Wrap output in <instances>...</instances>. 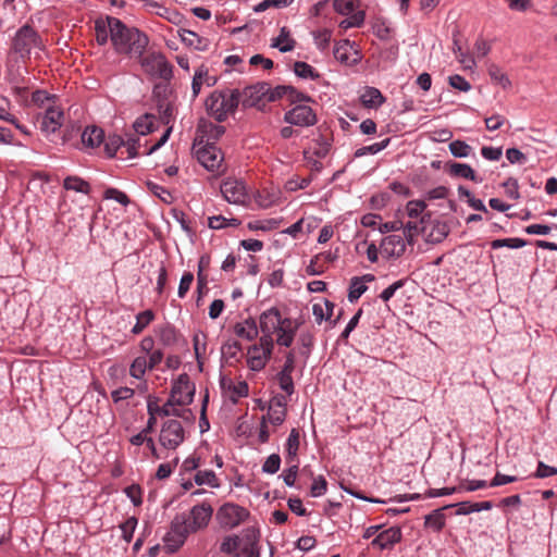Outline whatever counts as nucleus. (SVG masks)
<instances>
[{
  "mask_svg": "<svg viewBox=\"0 0 557 557\" xmlns=\"http://www.w3.org/2000/svg\"><path fill=\"white\" fill-rule=\"evenodd\" d=\"M213 508L208 503L194 506L188 513L183 512L174 517L170 531L164 536V544L169 552H176L186 541L187 536L205 529L211 520Z\"/></svg>",
  "mask_w": 557,
  "mask_h": 557,
  "instance_id": "nucleus-1",
  "label": "nucleus"
},
{
  "mask_svg": "<svg viewBox=\"0 0 557 557\" xmlns=\"http://www.w3.org/2000/svg\"><path fill=\"white\" fill-rule=\"evenodd\" d=\"M112 45L117 53L141 57L148 46V37L137 28L127 27L121 20L112 17Z\"/></svg>",
  "mask_w": 557,
  "mask_h": 557,
  "instance_id": "nucleus-2",
  "label": "nucleus"
},
{
  "mask_svg": "<svg viewBox=\"0 0 557 557\" xmlns=\"http://www.w3.org/2000/svg\"><path fill=\"white\" fill-rule=\"evenodd\" d=\"M205 106L210 116L218 122H224L239 106V89H216L208 96Z\"/></svg>",
  "mask_w": 557,
  "mask_h": 557,
  "instance_id": "nucleus-3",
  "label": "nucleus"
},
{
  "mask_svg": "<svg viewBox=\"0 0 557 557\" xmlns=\"http://www.w3.org/2000/svg\"><path fill=\"white\" fill-rule=\"evenodd\" d=\"M11 49L18 54L22 60L28 59L33 52L42 51L44 44L38 33L29 25H24L17 29L13 39Z\"/></svg>",
  "mask_w": 557,
  "mask_h": 557,
  "instance_id": "nucleus-4",
  "label": "nucleus"
},
{
  "mask_svg": "<svg viewBox=\"0 0 557 557\" xmlns=\"http://www.w3.org/2000/svg\"><path fill=\"white\" fill-rule=\"evenodd\" d=\"M274 339H269L268 336H260L259 342L252 344L247 349V366L251 371L259 372L271 359Z\"/></svg>",
  "mask_w": 557,
  "mask_h": 557,
  "instance_id": "nucleus-5",
  "label": "nucleus"
},
{
  "mask_svg": "<svg viewBox=\"0 0 557 557\" xmlns=\"http://www.w3.org/2000/svg\"><path fill=\"white\" fill-rule=\"evenodd\" d=\"M140 65L146 74L154 78L170 81L173 76V66L161 52H150L139 57Z\"/></svg>",
  "mask_w": 557,
  "mask_h": 557,
  "instance_id": "nucleus-6",
  "label": "nucleus"
},
{
  "mask_svg": "<svg viewBox=\"0 0 557 557\" xmlns=\"http://www.w3.org/2000/svg\"><path fill=\"white\" fill-rule=\"evenodd\" d=\"M195 154L198 162L208 171L213 173L224 171V156L221 149L214 144L207 143L201 145V143H199L195 146Z\"/></svg>",
  "mask_w": 557,
  "mask_h": 557,
  "instance_id": "nucleus-7",
  "label": "nucleus"
},
{
  "mask_svg": "<svg viewBox=\"0 0 557 557\" xmlns=\"http://www.w3.org/2000/svg\"><path fill=\"white\" fill-rule=\"evenodd\" d=\"M185 440V430L175 419H169L161 425L159 434L160 445L168 450H175Z\"/></svg>",
  "mask_w": 557,
  "mask_h": 557,
  "instance_id": "nucleus-8",
  "label": "nucleus"
},
{
  "mask_svg": "<svg viewBox=\"0 0 557 557\" xmlns=\"http://www.w3.org/2000/svg\"><path fill=\"white\" fill-rule=\"evenodd\" d=\"M249 516V511L236 504H224L216 513V519L222 528L234 529L243 523Z\"/></svg>",
  "mask_w": 557,
  "mask_h": 557,
  "instance_id": "nucleus-9",
  "label": "nucleus"
},
{
  "mask_svg": "<svg viewBox=\"0 0 557 557\" xmlns=\"http://www.w3.org/2000/svg\"><path fill=\"white\" fill-rule=\"evenodd\" d=\"M195 394V385L190 382L186 373L180 374L173 382L171 389V401H175L178 406L189 405Z\"/></svg>",
  "mask_w": 557,
  "mask_h": 557,
  "instance_id": "nucleus-10",
  "label": "nucleus"
},
{
  "mask_svg": "<svg viewBox=\"0 0 557 557\" xmlns=\"http://www.w3.org/2000/svg\"><path fill=\"white\" fill-rule=\"evenodd\" d=\"M221 193L228 203L245 205L249 200L246 185L240 180L227 178L221 185Z\"/></svg>",
  "mask_w": 557,
  "mask_h": 557,
  "instance_id": "nucleus-11",
  "label": "nucleus"
},
{
  "mask_svg": "<svg viewBox=\"0 0 557 557\" xmlns=\"http://www.w3.org/2000/svg\"><path fill=\"white\" fill-rule=\"evenodd\" d=\"M284 121L290 125L309 127L317 123V115L308 104H297L285 112Z\"/></svg>",
  "mask_w": 557,
  "mask_h": 557,
  "instance_id": "nucleus-12",
  "label": "nucleus"
},
{
  "mask_svg": "<svg viewBox=\"0 0 557 557\" xmlns=\"http://www.w3.org/2000/svg\"><path fill=\"white\" fill-rule=\"evenodd\" d=\"M270 91V86L267 83H258L256 85L247 86L239 90V104L243 108L258 107Z\"/></svg>",
  "mask_w": 557,
  "mask_h": 557,
  "instance_id": "nucleus-13",
  "label": "nucleus"
},
{
  "mask_svg": "<svg viewBox=\"0 0 557 557\" xmlns=\"http://www.w3.org/2000/svg\"><path fill=\"white\" fill-rule=\"evenodd\" d=\"M64 122V113L60 107H48L41 117L40 129L47 136L54 134Z\"/></svg>",
  "mask_w": 557,
  "mask_h": 557,
  "instance_id": "nucleus-14",
  "label": "nucleus"
},
{
  "mask_svg": "<svg viewBox=\"0 0 557 557\" xmlns=\"http://www.w3.org/2000/svg\"><path fill=\"white\" fill-rule=\"evenodd\" d=\"M334 58L342 64L352 66L360 62L361 54L348 39L341 40L334 46Z\"/></svg>",
  "mask_w": 557,
  "mask_h": 557,
  "instance_id": "nucleus-15",
  "label": "nucleus"
},
{
  "mask_svg": "<svg viewBox=\"0 0 557 557\" xmlns=\"http://www.w3.org/2000/svg\"><path fill=\"white\" fill-rule=\"evenodd\" d=\"M283 320L284 318L276 307H271L263 311L259 317L261 336H268L269 339H273V334L282 325Z\"/></svg>",
  "mask_w": 557,
  "mask_h": 557,
  "instance_id": "nucleus-16",
  "label": "nucleus"
},
{
  "mask_svg": "<svg viewBox=\"0 0 557 557\" xmlns=\"http://www.w3.org/2000/svg\"><path fill=\"white\" fill-rule=\"evenodd\" d=\"M406 250V243L403 235L391 234L382 239L380 251L385 258H399Z\"/></svg>",
  "mask_w": 557,
  "mask_h": 557,
  "instance_id": "nucleus-17",
  "label": "nucleus"
},
{
  "mask_svg": "<svg viewBox=\"0 0 557 557\" xmlns=\"http://www.w3.org/2000/svg\"><path fill=\"white\" fill-rule=\"evenodd\" d=\"M286 406L287 398L283 395L274 396L270 400L268 419L271 424L281 425L285 421L287 413Z\"/></svg>",
  "mask_w": 557,
  "mask_h": 557,
  "instance_id": "nucleus-18",
  "label": "nucleus"
},
{
  "mask_svg": "<svg viewBox=\"0 0 557 557\" xmlns=\"http://www.w3.org/2000/svg\"><path fill=\"white\" fill-rule=\"evenodd\" d=\"M215 76L209 74V69L206 65H200L195 70L191 82L193 99L197 98L201 91L202 86L212 87L216 84Z\"/></svg>",
  "mask_w": 557,
  "mask_h": 557,
  "instance_id": "nucleus-19",
  "label": "nucleus"
},
{
  "mask_svg": "<svg viewBox=\"0 0 557 557\" xmlns=\"http://www.w3.org/2000/svg\"><path fill=\"white\" fill-rule=\"evenodd\" d=\"M401 540V530L397 527H392L379 533L371 542L373 547L380 549L392 548L395 544Z\"/></svg>",
  "mask_w": 557,
  "mask_h": 557,
  "instance_id": "nucleus-20",
  "label": "nucleus"
},
{
  "mask_svg": "<svg viewBox=\"0 0 557 557\" xmlns=\"http://www.w3.org/2000/svg\"><path fill=\"white\" fill-rule=\"evenodd\" d=\"M298 329V323L290 318H284L282 325L277 327L276 333V344L284 347H289L295 338L296 332Z\"/></svg>",
  "mask_w": 557,
  "mask_h": 557,
  "instance_id": "nucleus-21",
  "label": "nucleus"
},
{
  "mask_svg": "<svg viewBox=\"0 0 557 557\" xmlns=\"http://www.w3.org/2000/svg\"><path fill=\"white\" fill-rule=\"evenodd\" d=\"M146 7L156 15L165 18L174 25H178L183 21V15L177 10L166 8L158 0H147Z\"/></svg>",
  "mask_w": 557,
  "mask_h": 557,
  "instance_id": "nucleus-22",
  "label": "nucleus"
},
{
  "mask_svg": "<svg viewBox=\"0 0 557 557\" xmlns=\"http://www.w3.org/2000/svg\"><path fill=\"white\" fill-rule=\"evenodd\" d=\"M373 274H364L362 276H354L350 280L348 300L349 302H356L368 289L366 283L374 281Z\"/></svg>",
  "mask_w": 557,
  "mask_h": 557,
  "instance_id": "nucleus-23",
  "label": "nucleus"
},
{
  "mask_svg": "<svg viewBox=\"0 0 557 557\" xmlns=\"http://www.w3.org/2000/svg\"><path fill=\"white\" fill-rule=\"evenodd\" d=\"M455 505H446L442 508L435 509L429 515L424 517V525L433 530L434 532H440L445 527L446 517L444 515V510L454 507Z\"/></svg>",
  "mask_w": 557,
  "mask_h": 557,
  "instance_id": "nucleus-24",
  "label": "nucleus"
},
{
  "mask_svg": "<svg viewBox=\"0 0 557 557\" xmlns=\"http://www.w3.org/2000/svg\"><path fill=\"white\" fill-rule=\"evenodd\" d=\"M104 140V132L97 126H87L82 134V144L86 148L99 147Z\"/></svg>",
  "mask_w": 557,
  "mask_h": 557,
  "instance_id": "nucleus-25",
  "label": "nucleus"
},
{
  "mask_svg": "<svg viewBox=\"0 0 557 557\" xmlns=\"http://www.w3.org/2000/svg\"><path fill=\"white\" fill-rule=\"evenodd\" d=\"M113 16H107L106 18H99L95 22L96 40L99 45H106L108 40H112L111 21Z\"/></svg>",
  "mask_w": 557,
  "mask_h": 557,
  "instance_id": "nucleus-26",
  "label": "nucleus"
},
{
  "mask_svg": "<svg viewBox=\"0 0 557 557\" xmlns=\"http://www.w3.org/2000/svg\"><path fill=\"white\" fill-rule=\"evenodd\" d=\"M234 333L240 338L252 341L258 336L259 330L256 321L249 318L236 323L234 326Z\"/></svg>",
  "mask_w": 557,
  "mask_h": 557,
  "instance_id": "nucleus-27",
  "label": "nucleus"
},
{
  "mask_svg": "<svg viewBox=\"0 0 557 557\" xmlns=\"http://www.w3.org/2000/svg\"><path fill=\"white\" fill-rule=\"evenodd\" d=\"M181 40L188 47H193L197 50L205 51L209 46V41L206 38L200 37L195 32L188 29H182L180 32Z\"/></svg>",
  "mask_w": 557,
  "mask_h": 557,
  "instance_id": "nucleus-28",
  "label": "nucleus"
},
{
  "mask_svg": "<svg viewBox=\"0 0 557 557\" xmlns=\"http://www.w3.org/2000/svg\"><path fill=\"white\" fill-rule=\"evenodd\" d=\"M449 174L456 177L466 178L475 183H481L474 170L467 163H451L449 164Z\"/></svg>",
  "mask_w": 557,
  "mask_h": 557,
  "instance_id": "nucleus-29",
  "label": "nucleus"
},
{
  "mask_svg": "<svg viewBox=\"0 0 557 557\" xmlns=\"http://www.w3.org/2000/svg\"><path fill=\"white\" fill-rule=\"evenodd\" d=\"M296 46V41L290 38L289 30L286 27H282L277 37L272 39L271 47L277 48L281 52H289Z\"/></svg>",
  "mask_w": 557,
  "mask_h": 557,
  "instance_id": "nucleus-30",
  "label": "nucleus"
},
{
  "mask_svg": "<svg viewBox=\"0 0 557 557\" xmlns=\"http://www.w3.org/2000/svg\"><path fill=\"white\" fill-rule=\"evenodd\" d=\"M360 100L367 108H377L384 102L382 92L375 87H367L361 94Z\"/></svg>",
  "mask_w": 557,
  "mask_h": 557,
  "instance_id": "nucleus-31",
  "label": "nucleus"
},
{
  "mask_svg": "<svg viewBox=\"0 0 557 557\" xmlns=\"http://www.w3.org/2000/svg\"><path fill=\"white\" fill-rule=\"evenodd\" d=\"M63 187L66 190H73L84 195H88L91 190L90 184L79 176H67L63 181Z\"/></svg>",
  "mask_w": 557,
  "mask_h": 557,
  "instance_id": "nucleus-32",
  "label": "nucleus"
},
{
  "mask_svg": "<svg viewBox=\"0 0 557 557\" xmlns=\"http://www.w3.org/2000/svg\"><path fill=\"white\" fill-rule=\"evenodd\" d=\"M156 117L152 114H144L136 119L133 124L138 135L145 136L154 129Z\"/></svg>",
  "mask_w": 557,
  "mask_h": 557,
  "instance_id": "nucleus-33",
  "label": "nucleus"
},
{
  "mask_svg": "<svg viewBox=\"0 0 557 557\" xmlns=\"http://www.w3.org/2000/svg\"><path fill=\"white\" fill-rule=\"evenodd\" d=\"M487 72L493 84L499 85L503 89H509L511 87V81L498 65L491 64Z\"/></svg>",
  "mask_w": 557,
  "mask_h": 557,
  "instance_id": "nucleus-34",
  "label": "nucleus"
},
{
  "mask_svg": "<svg viewBox=\"0 0 557 557\" xmlns=\"http://www.w3.org/2000/svg\"><path fill=\"white\" fill-rule=\"evenodd\" d=\"M285 446L287 462H295L299 449V432L297 429H292Z\"/></svg>",
  "mask_w": 557,
  "mask_h": 557,
  "instance_id": "nucleus-35",
  "label": "nucleus"
},
{
  "mask_svg": "<svg viewBox=\"0 0 557 557\" xmlns=\"http://www.w3.org/2000/svg\"><path fill=\"white\" fill-rule=\"evenodd\" d=\"M147 370H149L147 356H138L129 366V375L136 380H143Z\"/></svg>",
  "mask_w": 557,
  "mask_h": 557,
  "instance_id": "nucleus-36",
  "label": "nucleus"
},
{
  "mask_svg": "<svg viewBox=\"0 0 557 557\" xmlns=\"http://www.w3.org/2000/svg\"><path fill=\"white\" fill-rule=\"evenodd\" d=\"M295 74L302 79L315 81L320 77L319 73L310 64L297 61L294 64Z\"/></svg>",
  "mask_w": 557,
  "mask_h": 557,
  "instance_id": "nucleus-37",
  "label": "nucleus"
},
{
  "mask_svg": "<svg viewBox=\"0 0 557 557\" xmlns=\"http://www.w3.org/2000/svg\"><path fill=\"white\" fill-rule=\"evenodd\" d=\"M334 305L327 300L323 304H314L312 306V314L318 323L329 320L332 315Z\"/></svg>",
  "mask_w": 557,
  "mask_h": 557,
  "instance_id": "nucleus-38",
  "label": "nucleus"
},
{
  "mask_svg": "<svg viewBox=\"0 0 557 557\" xmlns=\"http://www.w3.org/2000/svg\"><path fill=\"white\" fill-rule=\"evenodd\" d=\"M332 35H333V33L329 28L313 30L312 32V37H313V41H314L315 47L320 51H325L329 48V46H330V42H331V39H332Z\"/></svg>",
  "mask_w": 557,
  "mask_h": 557,
  "instance_id": "nucleus-39",
  "label": "nucleus"
},
{
  "mask_svg": "<svg viewBox=\"0 0 557 557\" xmlns=\"http://www.w3.org/2000/svg\"><path fill=\"white\" fill-rule=\"evenodd\" d=\"M195 483L197 485H208L210 487H219L220 483L212 470H201L195 474Z\"/></svg>",
  "mask_w": 557,
  "mask_h": 557,
  "instance_id": "nucleus-40",
  "label": "nucleus"
},
{
  "mask_svg": "<svg viewBox=\"0 0 557 557\" xmlns=\"http://www.w3.org/2000/svg\"><path fill=\"white\" fill-rule=\"evenodd\" d=\"M103 143L107 156L113 158L117 150L124 146V137L116 134L109 135L107 138H104Z\"/></svg>",
  "mask_w": 557,
  "mask_h": 557,
  "instance_id": "nucleus-41",
  "label": "nucleus"
},
{
  "mask_svg": "<svg viewBox=\"0 0 557 557\" xmlns=\"http://www.w3.org/2000/svg\"><path fill=\"white\" fill-rule=\"evenodd\" d=\"M240 222L237 219H226L223 215H214L208 219V226L212 230H222L228 226L237 227Z\"/></svg>",
  "mask_w": 557,
  "mask_h": 557,
  "instance_id": "nucleus-42",
  "label": "nucleus"
},
{
  "mask_svg": "<svg viewBox=\"0 0 557 557\" xmlns=\"http://www.w3.org/2000/svg\"><path fill=\"white\" fill-rule=\"evenodd\" d=\"M154 319V314L151 310H145L136 315V323L132 329L133 334L141 333Z\"/></svg>",
  "mask_w": 557,
  "mask_h": 557,
  "instance_id": "nucleus-43",
  "label": "nucleus"
},
{
  "mask_svg": "<svg viewBox=\"0 0 557 557\" xmlns=\"http://www.w3.org/2000/svg\"><path fill=\"white\" fill-rule=\"evenodd\" d=\"M453 51L456 55V59L458 62L462 65L465 70H473L475 67V61L473 57H471L469 53L462 51L461 47L458 45V42L454 41V48Z\"/></svg>",
  "mask_w": 557,
  "mask_h": 557,
  "instance_id": "nucleus-44",
  "label": "nucleus"
},
{
  "mask_svg": "<svg viewBox=\"0 0 557 557\" xmlns=\"http://www.w3.org/2000/svg\"><path fill=\"white\" fill-rule=\"evenodd\" d=\"M448 148L455 158H467L472 153V147L459 139L451 141Z\"/></svg>",
  "mask_w": 557,
  "mask_h": 557,
  "instance_id": "nucleus-45",
  "label": "nucleus"
},
{
  "mask_svg": "<svg viewBox=\"0 0 557 557\" xmlns=\"http://www.w3.org/2000/svg\"><path fill=\"white\" fill-rule=\"evenodd\" d=\"M207 336L205 333L198 331L193 336V346L195 356L199 364H201V357L206 354Z\"/></svg>",
  "mask_w": 557,
  "mask_h": 557,
  "instance_id": "nucleus-46",
  "label": "nucleus"
},
{
  "mask_svg": "<svg viewBox=\"0 0 557 557\" xmlns=\"http://www.w3.org/2000/svg\"><path fill=\"white\" fill-rule=\"evenodd\" d=\"M296 90L292 86H276L274 89L270 88L269 94L267 95L268 101H275L283 97L293 98Z\"/></svg>",
  "mask_w": 557,
  "mask_h": 557,
  "instance_id": "nucleus-47",
  "label": "nucleus"
},
{
  "mask_svg": "<svg viewBox=\"0 0 557 557\" xmlns=\"http://www.w3.org/2000/svg\"><path fill=\"white\" fill-rule=\"evenodd\" d=\"M388 144H389V138H385L384 140H382L380 143H374L372 145L364 146V147L357 149L355 152V156L363 157L366 154H375V153L382 151L383 149H385L388 146Z\"/></svg>",
  "mask_w": 557,
  "mask_h": 557,
  "instance_id": "nucleus-48",
  "label": "nucleus"
},
{
  "mask_svg": "<svg viewBox=\"0 0 557 557\" xmlns=\"http://www.w3.org/2000/svg\"><path fill=\"white\" fill-rule=\"evenodd\" d=\"M281 221L276 219H268L263 221H253L248 223V228L251 231H273L278 227Z\"/></svg>",
  "mask_w": 557,
  "mask_h": 557,
  "instance_id": "nucleus-49",
  "label": "nucleus"
},
{
  "mask_svg": "<svg viewBox=\"0 0 557 557\" xmlns=\"http://www.w3.org/2000/svg\"><path fill=\"white\" fill-rule=\"evenodd\" d=\"M492 248L498 249L502 247H508L511 249H519L525 246V242L521 238H504V239H495L492 242Z\"/></svg>",
  "mask_w": 557,
  "mask_h": 557,
  "instance_id": "nucleus-50",
  "label": "nucleus"
},
{
  "mask_svg": "<svg viewBox=\"0 0 557 557\" xmlns=\"http://www.w3.org/2000/svg\"><path fill=\"white\" fill-rule=\"evenodd\" d=\"M281 457L277 454H271L262 465V472L274 474L280 470Z\"/></svg>",
  "mask_w": 557,
  "mask_h": 557,
  "instance_id": "nucleus-51",
  "label": "nucleus"
},
{
  "mask_svg": "<svg viewBox=\"0 0 557 557\" xmlns=\"http://www.w3.org/2000/svg\"><path fill=\"white\" fill-rule=\"evenodd\" d=\"M104 199L115 200L122 206H127L129 203V198L127 195L116 188L110 187L104 190L103 194Z\"/></svg>",
  "mask_w": 557,
  "mask_h": 557,
  "instance_id": "nucleus-52",
  "label": "nucleus"
},
{
  "mask_svg": "<svg viewBox=\"0 0 557 557\" xmlns=\"http://www.w3.org/2000/svg\"><path fill=\"white\" fill-rule=\"evenodd\" d=\"M292 374L293 373H286L281 371L277 373L278 385L281 389L284 391L288 396H290L295 391Z\"/></svg>",
  "mask_w": 557,
  "mask_h": 557,
  "instance_id": "nucleus-53",
  "label": "nucleus"
},
{
  "mask_svg": "<svg viewBox=\"0 0 557 557\" xmlns=\"http://www.w3.org/2000/svg\"><path fill=\"white\" fill-rule=\"evenodd\" d=\"M364 22V12L358 11L356 13H351V15L342 21L339 26L344 29L351 28V27H360Z\"/></svg>",
  "mask_w": 557,
  "mask_h": 557,
  "instance_id": "nucleus-54",
  "label": "nucleus"
},
{
  "mask_svg": "<svg viewBox=\"0 0 557 557\" xmlns=\"http://www.w3.org/2000/svg\"><path fill=\"white\" fill-rule=\"evenodd\" d=\"M327 482L323 475H319L313 479L310 487V494L312 497H320L326 493Z\"/></svg>",
  "mask_w": 557,
  "mask_h": 557,
  "instance_id": "nucleus-55",
  "label": "nucleus"
},
{
  "mask_svg": "<svg viewBox=\"0 0 557 557\" xmlns=\"http://www.w3.org/2000/svg\"><path fill=\"white\" fill-rule=\"evenodd\" d=\"M136 525L137 519L135 517H129L125 522L121 524L122 537L126 542L132 541Z\"/></svg>",
  "mask_w": 557,
  "mask_h": 557,
  "instance_id": "nucleus-56",
  "label": "nucleus"
},
{
  "mask_svg": "<svg viewBox=\"0 0 557 557\" xmlns=\"http://www.w3.org/2000/svg\"><path fill=\"white\" fill-rule=\"evenodd\" d=\"M194 282V274L191 272H185L180 281L177 296L180 298H184L188 293L191 284Z\"/></svg>",
  "mask_w": 557,
  "mask_h": 557,
  "instance_id": "nucleus-57",
  "label": "nucleus"
},
{
  "mask_svg": "<svg viewBox=\"0 0 557 557\" xmlns=\"http://www.w3.org/2000/svg\"><path fill=\"white\" fill-rule=\"evenodd\" d=\"M426 208V203L423 200H410L406 206L407 214L410 218H418Z\"/></svg>",
  "mask_w": 557,
  "mask_h": 557,
  "instance_id": "nucleus-58",
  "label": "nucleus"
},
{
  "mask_svg": "<svg viewBox=\"0 0 557 557\" xmlns=\"http://www.w3.org/2000/svg\"><path fill=\"white\" fill-rule=\"evenodd\" d=\"M448 83L453 88L460 91L467 92L471 89V84L463 76L458 74L450 75L448 77Z\"/></svg>",
  "mask_w": 557,
  "mask_h": 557,
  "instance_id": "nucleus-59",
  "label": "nucleus"
},
{
  "mask_svg": "<svg viewBox=\"0 0 557 557\" xmlns=\"http://www.w3.org/2000/svg\"><path fill=\"white\" fill-rule=\"evenodd\" d=\"M139 139L131 134H126L124 137V146L127 149L128 158L133 159L138 156Z\"/></svg>",
  "mask_w": 557,
  "mask_h": 557,
  "instance_id": "nucleus-60",
  "label": "nucleus"
},
{
  "mask_svg": "<svg viewBox=\"0 0 557 557\" xmlns=\"http://www.w3.org/2000/svg\"><path fill=\"white\" fill-rule=\"evenodd\" d=\"M506 195L513 200L520 198L518 181L515 178H508L503 183Z\"/></svg>",
  "mask_w": 557,
  "mask_h": 557,
  "instance_id": "nucleus-61",
  "label": "nucleus"
},
{
  "mask_svg": "<svg viewBox=\"0 0 557 557\" xmlns=\"http://www.w3.org/2000/svg\"><path fill=\"white\" fill-rule=\"evenodd\" d=\"M334 10L342 15H349L355 10L352 0H334Z\"/></svg>",
  "mask_w": 557,
  "mask_h": 557,
  "instance_id": "nucleus-62",
  "label": "nucleus"
},
{
  "mask_svg": "<svg viewBox=\"0 0 557 557\" xmlns=\"http://www.w3.org/2000/svg\"><path fill=\"white\" fill-rule=\"evenodd\" d=\"M557 474V468L539 461L534 476L539 479L549 478Z\"/></svg>",
  "mask_w": 557,
  "mask_h": 557,
  "instance_id": "nucleus-63",
  "label": "nucleus"
},
{
  "mask_svg": "<svg viewBox=\"0 0 557 557\" xmlns=\"http://www.w3.org/2000/svg\"><path fill=\"white\" fill-rule=\"evenodd\" d=\"M148 187H149L150 191L154 196L160 198L162 201L169 203L172 200V196H171L170 191L166 188H164L163 186L154 184V183H148Z\"/></svg>",
  "mask_w": 557,
  "mask_h": 557,
  "instance_id": "nucleus-64",
  "label": "nucleus"
}]
</instances>
